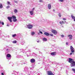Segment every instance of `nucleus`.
Listing matches in <instances>:
<instances>
[{
  "mask_svg": "<svg viewBox=\"0 0 75 75\" xmlns=\"http://www.w3.org/2000/svg\"><path fill=\"white\" fill-rule=\"evenodd\" d=\"M69 63H71V67H75V62L71 58H69Z\"/></svg>",
  "mask_w": 75,
  "mask_h": 75,
  "instance_id": "1",
  "label": "nucleus"
},
{
  "mask_svg": "<svg viewBox=\"0 0 75 75\" xmlns=\"http://www.w3.org/2000/svg\"><path fill=\"white\" fill-rule=\"evenodd\" d=\"M70 48L71 52L72 53L75 52V49H74V48L72 46H71L70 47Z\"/></svg>",
  "mask_w": 75,
  "mask_h": 75,
  "instance_id": "2",
  "label": "nucleus"
},
{
  "mask_svg": "<svg viewBox=\"0 0 75 75\" xmlns=\"http://www.w3.org/2000/svg\"><path fill=\"white\" fill-rule=\"evenodd\" d=\"M51 31L52 33H53L54 35H56L57 34V31L55 30L52 29L51 30Z\"/></svg>",
  "mask_w": 75,
  "mask_h": 75,
  "instance_id": "3",
  "label": "nucleus"
},
{
  "mask_svg": "<svg viewBox=\"0 0 75 75\" xmlns=\"http://www.w3.org/2000/svg\"><path fill=\"white\" fill-rule=\"evenodd\" d=\"M27 27L28 29H31V28L33 27V25L30 24H29L27 25Z\"/></svg>",
  "mask_w": 75,
  "mask_h": 75,
  "instance_id": "4",
  "label": "nucleus"
},
{
  "mask_svg": "<svg viewBox=\"0 0 75 75\" xmlns=\"http://www.w3.org/2000/svg\"><path fill=\"white\" fill-rule=\"evenodd\" d=\"M47 74L48 75H54L53 73L51 71H48L47 72Z\"/></svg>",
  "mask_w": 75,
  "mask_h": 75,
  "instance_id": "5",
  "label": "nucleus"
},
{
  "mask_svg": "<svg viewBox=\"0 0 75 75\" xmlns=\"http://www.w3.org/2000/svg\"><path fill=\"white\" fill-rule=\"evenodd\" d=\"M12 18H13L11 17H8V19L9 20L10 22L11 23H12Z\"/></svg>",
  "mask_w": 75,
  "mask_h": 75,
  "instance_id": "6",
  "label": "nucleus"
},
{
  "mask_svg": "<svg viewBox=\"0 0 75 75\" xmlns=\"http://www.w3.org/2000/svg\"><path fill=\"white\" fill-rule=\"evenodd\" d=\"M30 61L31 63H34V62H35V60L34 59L32 58L30 60Z\"/></svg>",
  "mask_w": 75,
  "mask_h": 75,
  "instance_id": "7",
  "label": "nucleus"
},
{
  "mask_svg": "<svg viewBox=\"0 0 75 75\" xmlns=\"http://www.w3.org/2000/svg\"><path fill=\"white\" fill-rule=\"evenodd\" d=\"M68 37H69V39L71 40H72V35H68Z\"/></svg>",
  "mask_w": 75,
  "mask_h": 75,
  "instance_id": "8",
  "label": "nucleus"
},
{
  "mask_svg": "<svg viewBox=\"0 0 75 75\" xmlns=\"http://www.w3.org/2000/svg\"><path fill=\"white\" fill-rule=\"evenodd\" d=\"M66 23V21H62V22L60 21L59 23L61 25H62V24H65Z\"/></svg>",
  "mask_w": 75,
  "mask_h": 75,
  "instance_id": "9",
  "label": "nucleus"
},
{
  "mask_svg": "<svg viewBox=\"0 0 75 75\" xmlns=\"http://www.w3.org/2000/svg\"><path fill=\"white\" fill-rule=\"evenodd\" d=\"M50 54L51 55H56V52H51Z\"/></svg>",
  "mask_w": 75,
  "mask_h": 75,
  "instance_id": "10",
  "label": "nucleus"
},
{
  "mask_svg": "<svg viewBox=\"0 0 75 75\" xmlns=\"http://www.w3.org/2000/svg\"><path fill=\"white\" fill-rule=\"evenodd\" d=\"M44 34H45V35H46V36H49V35H50V34H49V33L47 32H45L44 33Z\"/></svg>",
  "mask_w": 75,
  "mask_h": 75,
  "instance_id": "11",
  "label": "nucleus"
},
{
  "mask_svg": "<svg viewBox=\"0 0 75 75\" xmlns=\"http://www.w3.org/2000/svg\"><path fill=\"white\" fill-rule=\"evenodd\" d=\"M48 7L49 9H51V4H49L48 5Z\"/></svg>",
  "mask_w": 75,
  "mask_h": 75,
  "instance_id": "12",
  "label": "nucleus"
},
{
  "mask_svg": "<svg viewBox=\"0 0 75 75\" xmlns=\"http://www.w3.org/2000/svg\"><path fill=\"white\" fill-rule=\"evenodd\" d=\"M71 16L72 18L74 19V21H75V17L74 16V15H72Z\"/></svg>",
  "mask_w": 75,
  "mask_h": 75,
  "instance_id": "13",
  "label": "nucleus"
},
{
  "mask_svg": "<svg viewBox=\"0 0 75 75\" xmlns=\"http://www.w3.org/2000/svg\"><path fill=\"white\" fill-rule=\"evenodd\" d=\"M30 14L31 15H33L34 14V11H30Z\"/></svg>",
  "mask_w": 75,
  "mask_h": 75,
  "instance_id": "14",
  "label": "nucleus"
},
{
  "mask_svg": "<svg viewBox=\"0 0 75 75\" xmlns=\"http://www.w3.org/2000/svg\"><path fill=\"white\" fill-rule=\"evenodd\" d=\"M6 57L8 58H10V57H11V54H7Z\"/></svg>",
  "mask_w": 75,
  "mask_h": 75,
  "instance_id": "15",
  "label": "nucleus"
},
{
  "mask_svg": "<svg viewBox=\"0 0 75 75\" xmlns=\"http://www.w3.org/2000/svg\"><path fill=\"white\" fill-rule=\"evenodd\" d=\"M14 13H16L18 12V11H17V10L16 9H15L14 10Z\"/></svg>",
  "mask_w": 75,
  "mask_h": 75,
  "instance_id": "16",
  "label": "nucleus"
},
{
  "mask_svg": "<svg viewBox=\"0 0 75 75\" xmlns=\"http://www.w3.org/2000/svg\"><path fill=\"white\" fill-rule=\"evenodd\" d=\"M12 17L13 19H16V17L14 16H13Z\"/></svg>",
  "mask_w": 75,
  "mask_h": 75,
  "instance_id": "17",
  "label": "nucleus"
},
{
  "mask_svg": "<svg viewBox=\"0 0 75 75\" xmlns=\"http://www.w3.org/2000/svg\"><path fill=\"white\" fill-rule=\"evenodd\" d=\"M43 41H47V39L46 38H43Z\"/></svg>",
  "mask_w": 75,
  "mask_h": 75,
  "instance_id": "18",
  "label": "nucleus"
},
{
  "mask_svg": "<svg viewBox=\"0 0 75 75\" xmlns=\"http://www.w3.org/2000/svg\"><path fill=\"white\" fill-rule=\"evenodd\" d=\"M3 8V5L1 4H0V8Z\"/></svg>",
  "mask_w": 75,
  "mask_h": 75,
  "instance_id": "19",
  "label": "nucleus"
},
{
  "mask_svg": "<svg viewBox=\"0 0 75 75\" xmlns=\"http://www.w3.org/2000/svg\"><path fill=\"white\" fill-rule=\"evenodd\" d=\"M16 35H16V34H15L14 35H12V37H16Z\"/></svg>",
  "mask_w": 75,
  "mask_h": 75,
  "instance_id": "20",
  "label": "nucleus"
},
{
  "mask_svg": "<svg viewBox=\"0 0 75 75\" xmlns=\"http://www.w3.org/2000/svg\"><path fill=\"white\" fill-rule=\"evenodd\" d=\"M31 34L32 35H34L35 34V32H33L31 33Z\"/></svg>",
  "mask_w": 75,
  "mask_h": 75,
  "instance_id": "21",
  "label": "nucleus"
},
{
  "mask_svg": "<svg viewBox=\"0 0 75 75\" xmlns=\"http://www.w3.org/2000/svg\"><path fill=\"white\" fill-rule=\"evenodd\" d=\"M13 19V21L14 22H16V21H17V19Z\"/></svg>",
  "mask_w": 75,
  "mask_h": 75,
  "instance_id": "22",
  "label": "nucleus"
},
{
  "mask_svg": "<svg viewBox=\"0 0 75 75\" xmlns=\"http://www.w3.org/2000/svg\"><path fill=\"white\" fill-rule=\"evenodd\" d=\"M58 16L59 17H61V14L60 13H59L58 14Z\"/></svg>",
  "mask_w": 75,
  "mask_h": 75,
  "instance_id": "23",
  "label": "nucleus"
},
{
  "mask_svg": "<svg viewBox=\"0 0 75 75\" xmlns=\"http://www.w3.org/2000/svg\"><path fill=\"white\" fill-rule=\"evenodd\" d=\"M16 43H17V41L16 40H15L13 42V43L14 44H16Z\"/></svg>",
  "mask_w": 75,
  "mask_h": 75,
  "instance_id": "24",
  "label": "nucleus"
},
{
  "mask_svg": "<svg viewBox=\"0 0 75 75\" xmlns=\"http://www.w3.org/2000/svg\"><path fill=\"white\" fill-rule=\"evenodd\" d=\"M72 70L74 72V73H75V69H74V68H73V69H72Z\"/></svg>",
  "mask_w": 75,
  "mask_h": 75,
  "instance_id": "25",
  "label": "nucleus"
},
{
  "mask_svg": "<svg viewBox=\"0 0 75 75\" xmlns=\"http://www.w3.org/2000/svg\"><path fill=\"white\" fill-rule=\"evenodd\" d=\"M7 3L8 5H9V4H10V2L9 1H7Z\"/></svg>",
  "mask_w": 75,
  "mask_h": 75,
  "instance_id": "26",
  "label": "nucleus"
},
{
  "mask_svg": "<svg viewBox=\"0 0 75 75\" xmlns=\"http://www.w3.org/2000/svg\"><path fill=\"white\" fill-rule=\"evenodd\" d=\"M60 2H64V0H59Z\"/></svg>",
  "mask_w": 75,
  "mask_h": 75,
  "instance_id": "27",
  "label": "nucleus"
},
{
  "mask_svg": "<svg viewBox=\"0 0 75 75\" xmlns=\"http://www.w3.org/2000/svg\"><path fill=\"white\" fill-rule=\"evenodd\" d=\"M35 9V8H34L32 9V11H34V10Z\"/></svg>",
  "mask_w": 75,
  "mask_h": 75,
  "instance_id": "28",
  "label": "nucleus"
},
{
  "mask_svg": "<svg viewBox=\"0 0 75 75\" xmlns=\"http://www.w3.org/2000/svg\"><path fill=\"white\" fill-rule=\"evenodd\" d=\"M7 8H10V6H6Z\"/></svg>",
  "mask_w": 75,
  "mask_h": 75,
  "instance_id": "29",
  "label": "nucleus"
},
{
  "mask_svg": "<svg viewBox=\"0 0 75 75\" xmlns=\"http://www.w3.org/2000/svg\"><path fill=\"white\" fill-rule=\"evenodd\" d=\"M1 24L2 25H4V22H1Z\"/></svg>",
  "mask_w": 75,
  "mask_h": 75,
  "instance_id": "30",
  "label": "nucleus"
},
{
  "mask_svg": "<svg viewBox=\"0 0 75 75\" xmlns=\"http://www.w3.org/2000/svg\"><path fill=\"white\" fill-rule=\"evenodd\" d=\"M49 35H51V36H52V37L53 36V34H49Z\"/></svg>",
  "mask_w": 75,
  "mask_h": 75,
  "instance_id": "31",
  "label": "nucleus"
},
{
  "mask_svg": "<svg viewBox=\"0 0 75 75\" xmlns=\"http://www.w3.org/2000/svg\"><path fill=\"white\" fill-rule=\"evenodd\" d=\"M63 20H64V21H65V20H66V19L65 18H63Z\"/></svg>",
  "mask_w": 75,
  "mask_h": 75,
  "instance_id": "32",
  "label": "nucleus"
},
{
  "mask_svg": "<svg viewBox=\"0 0 75 75\" xmlns=\"http://www.w3.org/2000/svg\"><path fill=\"white\" fill-rule=\"evenodd\" d=\"M14 1L15 3H17V1Z\"/></svg>",
  "mask_w": 75,
  "mask_h": 75,
  "instance_id": "33",
  "label": "nucleus"
},
{
  "mask_svg": "<svg viewBox=\"0 0 75 75\" xmlns=\"http://www.w3.org/2000/svg\"><path fill=\"white\" fill-rule=\"evenodd\" d=\"M40 33H41V34H42V32L40 31Z\"/></svg>",
  "mask_w": 75,
  "mask_h": 75,
  "instance_id": "34",
  "label": "nucleus"
},
{
  "mask_svg": "<svg viewBox=\"0 0 75 75\" xmlns=\"http://www.w3.org/2000/svg\"><path fill=\"white\" fill-rule=\"evenodd\" d=\"M61 37H64V35H61Z\"/></svg>",
  "mask_w": 75,
  "mask_h": 75,
  "instance_id": "35",
  "label": "nucleus"
},
{
  "mask_svg": "<svg viewBox=\"0 0 75 75\" xmlns=\"http://www.w3.org/2000/svg\"><path fill=\"white\" fill-rule=\"evenodd\" d=\"M72 54V52H71L70 53V55H71Z\"/></svg>",
  "mask_w": 75,
  "mask_h": 75,
  "instance_id": "36",
  "label": "nucleus"
},
{
  "mask_svg": "<svg viewBox=\"0 0 75 75\" xmlns=\"http://www.w3.org/2000/svg\"><path fill=\"white\" fill-rule=\"evenodd\" d=\"M42 0H40L39 2H42Z\"/></svg>",
  "mask_w": 75,
  "mask_h": 75,
  "instance_id": "37",
  "label": "nucleus"
},
{
  "mask_svg": "<svg viewBox=\"0 0 75 75\" xmlns=\"http://www.w3.org/2000/svg\"><path fill=\"white\" fill-rule=\"evenodd\" d=\"M66 45H68V42H67L66 43Z\"/></svg>",
  "mask_w": 75,
  "mask_h": 75,
  "instance_id": "38",
  "label": "nucleus"
},
{
  "mask_svg": "<svg viewBox=\"0 0 75 75\" xmlns=\"http://www.w3.org/2000/svg\"><path fill=\"white\" fill-rule=\"evenodd\" d=\"M1 74L2 75H4V73H2Z\"/></svg>",
  "mask_w": 75,
  "mask_h": 75,
  "instance_id": "39",
  "label": "nucleus"
},
{
  "mask_svg": "<svg viewBox=\"0 0 75 75\" xmlns=\"http://www.w3.org/2000/svg\"><path fill=\"white\" fill-rule=\"evenodd\" d=\"M55 11V9H53V11Z\"/></svg>",
  "mask_w": 75,
  "mask_h": 75,
  "instance_id": "40",
  "label": "nucleus"
},
{
  "mask_svg": "<svg viewBox=\"0 0 75 75\" xmlns=\"http://www.w3.org/2000/svg\"><path fill=\"white\" fill-rule=\"evenodd\" d=\"M37 42H39V41H37Z\"/></svg>",
  "mask_w": 75,
  "mask_h": 75,
  "instance_id": "41",
  "label": "nucleus"
},
{
  "mask_svg": "<svg viewBox=\"0 0 75 75\" xmlns=\"http://www.w3.org/2000/svg\"><path fill=\"white\" fill-rule=\"evenodd\" d=\"M1 21H0V24H1Z\"/></svg>",
  "mask_w": 75,
  "mask_h": 75,
  "instance_id": "42",
  "label": "nucleus"
}]
</instances>
